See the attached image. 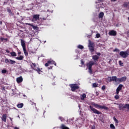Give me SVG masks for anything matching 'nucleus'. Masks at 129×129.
Returning a JSON list of instances; mask_svg holds the SVG:
<instances>
[{
	"label": "nucleus",
	"instance_id": "1",
	"mask_svg": "<svg viewBox=\"0 0 129 129\" xmlns=\"http://www.w3.org/2000/svg\"><path fill=\"white\" fill-rule=\"evenodd\" d=\"M21 46H22V48L23 49V52L24 53V54L27 57L28 56V55H29V53L28 51H27V49L26 48V43H25V41L23 39H21Z\"/></svg>",
	"mask_w": 129,
	"mask_h": 129
},
{
	"label": "nucleus",
	"instance_id": "2",
	"mask_svg": "<svg viewBox=\"0 0 129 129\" xmlns=\"http://www.w3.org/2000/svg\"><path fill=\"white\" fill-rule=\"evenodd\" d=\"M95 64H96V61L94 62L93 60H91L88 63V70L90 74H92V66H93V65H95Z\"/></svg>",
	"mask_w": 129,
	"mask_h": 129
},
{
	"label": "nucleus",
	"instance_id": "3",
	"mask_svg": "<svg viewBox=\"0 0 129 129\" xmlns=\"http://www.w3.org/2000/svg\"><path fill=\"white\" fill-rule=\"evenodd\" d=\"M32 65L31 66L32 69H33V70H35V71H37V72H38L39 74H41V72H42V71H41V69L39 68H37V69H36V67L37 66V64L35 63L32 62Z\"/></svg>",
	"mask_w": 129,
	"mask_h": 129
},
{
	"label": "nucleus",
	"instance_id": "4",
	"mask_svg": "<svg viewBox=\"0 0 129 129\" xmlns=\"http://www.w3.org/2000/svg\"><path fill=\"white\" fill-rule=\"evenodd\" d=\"M70 87L71 88V90L74 92L77 89H79V86L76 84H72L70 85Z\"/></svg>",
	"mask_w": 129,
	"mask_h": 129
},
{
	"label": "nucleus",
	"instance_id": "5",
	"mask_svg": "<svg viewBox=\"0 0 129 129\" xmlns=\"http://www.w3.org/2000/svg\"><path fill=\"white\" fill-rule=\"evenodd\" d=\"M88 47L89 48V50L91 53H93L94 52V43L91 42H90L89 43Z\"/></svg>",
	"mask_w": 129,
	"mask_h": 129
},
{
	"label": "nucleus",
	"instance_id": "6",
	"mask_svg": "<svg viewBox=\"0 0 129 129\" xmlns=\"http://www.w3.org/2000/svg\"><path fill=\"white\" fill-rule=\"evenodd\" d=\"M93 105L95 106V107H98V108H101V109H104L105 110H108V109H109V108L108 107L101 106L97 104H94Z\"/></svg>",
	"mask_w": 129,
	"mask_h": 129
},
{
	"label": "nucleus",
	"instance_id": "7",
	"mask_svg": "<svg viewBox=\"0 0 129 129\" xmlns=\"http://www.w3.org/2000/svg\"><path fill=\"white\" fill-rule=\"evenodd\" d=\"M118 78L116 77V76H113V77H110L108 78V80L109 81V82H111L112 81H115L116 82H118V81L117 80Z\"/></svg>",
	"mask_w": 129,
	"mask_h": 129
},
{
	"label": "nucleus",
	"instance_id": "8",
	"mask_svg": "<svg viewBox=\"0 0 129 129\" xmlns=\"http://www.w3.org/2000/svg\"><path fill=\"white\" fill-rule=\"evenodd\" d=\"M90 108L94 113H95L96 114H101V112H100L99 111H98L96 109L93 108V107L90 106Z\"/></svg>",
	"mask_w": 129,
	"mask_h": 129
},
{
	"label": "nucleus",
	"instance_id": "9",
	"mask_svg": "<svg viewBox=\"0 0 129 129\" xmlns=\"http://www.w3.org/2000/svg\"><path fill=\"white\" fill-rule=\"evenodd\" d=\"M119 55L121 56L122 58H126V57L128 56V53L126 51H120Z\"/></svg>",
	"mask_w": 129,
	"mask_h": 129
},
{
	"label": "nucleus",
	"instance_id": "10",
	"mask_svg": "<svg viewBox=\"0 0 129 129\" xmlns=\"http://www.w3.org/2000/svg\"><path fill=\"white\" fill-rule=\"evenodd\" d=\"M5 61L6 64H8V63H9V64H11V65H13V64H16V61L12 59H9L8 58H6Z\"/></svg>",
	"mask_w": 129,
	"mask_h": 129
},
{
	"label": "nucleus",
	"instance_id": "11",
	"mask_svg": "<svg viewBox=\"0 0 129 129\" xmlns=\"http://www.w3.org/2000/svg\"><path fill=\"white\" fill-rule=\"evenodd\" d=\"M126 77H122L120 78H118L117 81L119 83H120V82H124V81H126Z\"/></svg>",
	"mask_w": 129,
	"mask_h": 129
},
{
	"label": "nucleus",
	"instance_id": "12",
	"mask_svg": "<svg viewBox=\"0 0 129 129\" xmlns=\"http://www.w3.org/2000/svg\"><path fill=\"white\" fill-rule=\"evenodd\" d=\"M123 87V85L120 84L117 88L116 90V94H118L119 93V91L122 89V87Z\"/></svg>",
	"mask_w": 129,
	"mask_h": 129
},
{
	"label": "nucleus",
	"instance_id": "13",
	"mask_svg": "<svg viewBox=\"0 0 129 129\" xmlns=\"http://www.w3.org/2000/svg\"><path fill=\"white\" fill-rule=\"evenodd\" d=\"M109 36H115L117 35L116 31L115 30H111L108 33Z\"/></svg>",
	"mask_w": 129,
	"mask_h": 129
},
{
	"label": "nucleus",
	"instance_id": "14",
	"mask_svg": "<svg viewBox=\"0 0 129 129\" xmlns=\"http://www.w3.org/2000/svg\"><path fill=\"white\" fill-rule=\"evenodd\" d=\"M40 18V15L39 14H35L33 16L32 20L33 21H38Z\"/></svg>",
	"mask_w": 129,
	"mask_h": 129
},
{
	"label": "nucleus",
	"instance_id": "15",
	"mask_svg": "<svg viewBox=\"0 0 129 129\" xmlns=\"http://www.w3.org/2000/svg\"><path fill=\"white\" fill-rule=\"evenodd\" d=\"M7 114H4L2 115V117L1 118L2 121H4V122H7Z\"/></svg>",
	"mask_w": 129,
	"mask_h": 129
},
{
	"label": "nucleus",
	"instance_id": "16",
	"mask_svg": "<svg viewBox=\"0 0 129 129\" xmlns=\"http://www.w3.org/2000/svg\"><path fill=\"white\" fill-rule=\"evenodd\" d=\"M17 83H22L23 82V77L20 76L16 79Z\"/></svg>",
	"mask_w": 129,
	"mask_h": 129
},
{
	"label": "nucleus",
	"instance_id": "17",
	"mask_svg": "<svg viewBox=\"0 0 129 129\" xmlns=\"http://www.w3.org/2000/svg\"><path fill=\"white\" fill-rule=\"evenodd\" d=\"M92 59L94 61H98V59H99V56H97L96 55H93L92 56Z\"/></svg>",
	"mask_w": 129,
	"mask_h": 129
},
{
	"label": "nucleus",
	"instance_id": "18",
	"mask_svg": "<svg viewBox=\"0 0 129 129\" xmlns=\"http://www.w3.org/2000/svg\"><path fill=\"white\" fill-rule=\"evenodd\" d=\"M104 16V13L103 12H100L99 14L98 18H99V19H102V18H103Z\"/></svg>",
	"mask_w": 129,
	"mask_h": 129
},
{
	"label": "nucleus",
	"instance_id": "19",
	"mask_svg": "<svg viewBox=\"0 0 129 129\" xmlns=\"http://www.w3.org/2000/svg\"><path fill=\"white\" fill-rule=\"evenodd\" d=\"M47 62L49 64H52L53 65H55V66H56V63L54 60H48L47 61Z\"/></svg>",
	"mask_w": 129,
	"mask_h": 129
},
{
	"label": "nucleus",
	"instance_id": "20",
	"mask_svg": "<svg viewBox=\"0 0 129 129\" xmlns=\"http://www.w3.org/2000/svg\"><path fill=\"white\" fill-rule=\"evenodd\" d=\"M16 59L17 60H19L20 61H22L24 59V56L23 55H20L19 57H16Z\"/></svg>",
	"mask_w": 129,
	"mask_h": 129
},
{
	"label": "nucleus",
	"instance_id": "21",
	"mask_svg": "<svg viewBox=\"0 0 129 129\" xmlns=\"http://www.w3.org/2000/svg\"><path fill=\"white\" fill-rule=\"evenodd\" d=\"M85 98H86V94H83L82 95H81V100H84Z\"/></svg>",
	"mask_w": 129,
	"mask_h": 129
},
{
	"label": "nucleus",
	"instance_id": "22",
	"mask_svg": "<svg viewBox=\"0 0 129 129\" xmlns=\"http://www.w3.org/2000/svg\"><path fill=\"white\" fill-rule=\"evenodd\" d=\"M123 108H124V106H123V105H122L121 104H120L119 105V110H121L122 109H123Z\"/></svg>",
	"mask_w": 129,
	"mask_h": 129
},
{
	"label": "nucleus",
	"instance_id": "23",
	"mask_svg": "<svg viewBox=\"0 0 129 129\" xmlns=\"http://www.w3.org/2000/svg\"><path fill=\"white\" fill-rule=\"evenodd\" d=\"M17 107H18V108H22L24 106V104L23 103L18 104H17Z\"/></svg>",
	"mask_w": 129,
	"mask_h": 129
},
{
	"label": "nucleus",
	"instance_id": "24",
	"mask_svg": "<svg viewBox=\"0 0 129 129\" xmlns=\"http://www.w3.org/2000/svg\"><path fill=\"white\" fill-rule=\"evenodd\" d=\"M61 129H70L69 128V127L66 126L65 125H64V124H62L61 125Z\"/></svg>",
	"mask_w": 129,
	"mask_h": 129
},
{
	"label": "nucleus",
	"instance_id": "25",
	"mask_svg": "<svg viewBox=\"0 0 129 129\" xmlns=\"http://www.w3.org/2000/svg\"><path fill=\"white\" fill-rule=\"evenodd\" d=\"M10 54L13 57H16L17 56V53L15 51L11 52Z\"/></svg>",
	"mask_w": 129,
	"mask_h": 129
},
{
	"label": "nucleus",
	"instance_id": "26",
	"mask_svg": "<svg viewBox=\"0 0 129 129\" xmlns=\"http://www.w3.org/2000/svg\"><path fill=\"white\" fill-rule=\"evenodd\" d=\"M123 6L124 8H127V7H128V3H127V2H125L124 3Z\"/></svg>",
	"mask_w": 129,
	"mask_h": 129
},
{
	"label": "nucleus",
	"instance_id": "27",
	"mask_svg": "<svg viewBox=\"0 0 129 129\" xmlns=\"http://www.w3.org/2000/svg\"><path fill=\"white\" fill-rule=\"evenodd\" d=\"M78 49H84V46H83V45H79L78 46Z\"/></svg>",
	"mask_w": 129,
	"mask_h": 129
},
{
	"label": "nucleus",
	"instance_id": "28",
	"mask_svg": "<svg viewBox=\"0 0 129 129\" xmlns=\"http://www.w3.org/2000/svg\"><path fill=\"white\" fill-rule=\"evenodd\" d=\"M110 127L111 129H115V126L114 125H113V124H110Z\"/></svg>",
	"mask_w": 129,
	"mask_h": 129
},
{
	"label": "nucleus",
	"instance_id": "29",
	"mask_svg": "<svg viewBox=\"0 0 129 129\" xmlns=\"http://www.w3.org/2000/svg\"><path fill=\"white\" fill-rule=\"evenodd\" d=\"M124 108H127V109H128L129 111V104H125V105L124 106Z\"/></svg>",
	"mask_w": 129,
	"mask_h": 129
},
{
	"label": "nucleus",
	"instance_id": "30",
	"mask_svg": "<svg viewBox=\"0 0 129 129\" xmlns=\"http://www.w3.org/2000/svg\"><path fill=\"white\" fill-rule=\"evenodd\" d=\"M32 27L34 30H37V29H38V27L37 26H34L33 25Z\"/></svg>",
	"mask_w": 129,
	"mask_h": 129
},
{
	"label": "nucleus",
	"instance_id": "31",
	"mask_svg": "<svg viewBox=\"0 0 129 129\" xmlns=\"http://www.w3.org/2000/svg\"><path fill=\"white\" fill-rule=\"evenodd\" d=\"M118 63L120 66H123V63L121 62V60H119Z\"/></svg>",
	"mask_w": 129,
	"mask_h": 129
},
{
	"label": "nucleus",
	"instance_id": "32",
	"mask_svg": "<svg viewBox=\"0 0 129 129\" xmlns=\"http://www.w3.org/2000/svg\"><path fill=\"white\" fill-rule=\"evenodd\" d=\"M114 120L115 122L116 123H118V120H117V118H115L114 117H113Z\"/></svg>",
	"mask_w": 129,
	"mask_h": 129
},
{
	"label": "nucleus",
	"instance_id": "33",
	"mask_svg": "<svg viewBox=\"0 0 129 129\" xmlns=\"http://www.w3.org/2000/svg\"><path fill=\"white\" fill-rule=\"evenodd\" d=\"M93 87H94V88L97 87V84H96V83H93Z\"/></svg>",
	"mask_w": 129,
	"mask_h": 129
},
{
	"label": "nucleus",
	"instance_id": "34",
	"mask_svg": "<svg viewBox=\"0 0 129 129\" xmlns=\"http://www.w3.org/2000/svg\"><path fill=\"white\" fill-rule=\"evenodd\" d=\"M101 89L102 90H105V89H106V87L103 85V86H102Z\"/></svg>",
	"mask_w": 129,
	"mask_h": 129
},
{
	"label": "nucleus",
	"instance_id": "35",
	"mask_svg": "<svg viewBox=\"0 0 129 129\" xmlns=\"http://www.w3.org/2000/svg\"><path fill=\"white\" fill-rule=\"evenodd\" d=\"M114 98L115 99H119V96H118V94H117L114 96Z\"/></svg>",
	"mask_w": 129,
	"mask_h": 129
},
{
	"label": "nucleus",
	"instance_id": "36",
	"mask_svg": "<svg viewBox=\"0 0 129 129\" xmlns=\"http://www.w3.org/2000/svg\"><path fill=\"white\" fill-rule=\"evenodd\" d=\"M7 12L9 13V14H12V11L9 8H7Z\"/></svg>",
	"mask_w": 129,
	"mask_h": 129
},
{
	"label": "nucleus",
	"instance_id": "37",
	"mask_svg": "<svg viewBox=\"0 0 129 129\" xmlns=\"http://www.w3.org/2000/svg\"><path fill=\"white\" fill-rule=\"evenodd\" d=\"M2 73H3V74H5V73H7V70H3L2 71Z\"/></svg>",
	"mask_w": 129,
	"mask_h": 129
},
{
	"label": "nucleus",
	"instance_id": "38",
	"mask_svg": "<svg viewBox=\"0 0 129 129\" xmlns=\"http://www.w3.org/2000/svg\"><path fill=\"white\" fill-rule=\"evenodd\" d=\"M96 38H100V34L99 33L96 34Z\"/></svg>",
	"mask_w": 129,
	"mask_h": 129
},
{
	"label": "nucleus",
	"instance_id": "39",
	"mask_svg": "<svg viewBox=\"0 0 129 129\" xmlns=\"http://www.w3.org/2000/svg\"><path fill=\"white\" fill-rule=\"evenodd\" d=\"M26 25H28V26H31V27H32L33 24L31 23H26Z\"/></svg>",
	"mask_w": 129,
	"mask_h": 129
},
{
	"label": "nucleus",
	"instance_id": "40",
	"mask_svg": "<svg viewBox=\"0 0 129 129\" xmlns=\"http://www.w3.org/2000/svg\"><path fill=\"white\" fill-rule=\"evenodd\" d=\"M0 40L2 41V42L5 41V38H3V37H1L0 38Z\"/></svg>",
	"mask_w": 129,
	"mask_h": 129
},
{
	"label": "nucleus",
	"instance_id": "41",
	"mask_svg": "<svg viewBox=\"0 0 129 129\" xmlns=\"http://www.w3.org/2000/svg\"><path fill=\"white\" fill-rule=\"evenodd\" d=\"M113 52H118V49L115 48L113 50Z\"/></svg>",
	"mask_w": 129,
	"mask_h": 129
},
{
	"label": "nucleus",
	"instance_id": "42",
	"mask_svg": "<svg viewBox=\"0 0 129 129\" xmlns=\"http://www.w3.org/2000/svg\"><path fill=\"white\" fill-rule=\"evenodd\" d=\"M59 119H60V120H61V121H63V117L59 116Z\"/></svg>",
	"mask_w": 129,
	"mask_h": 129
},
{
	"label": "nucleus",
	"instance_id": "43",
	"mask_svg": "<svg viewBox=\"0 0 129 129\" xmlns=\"http://www.w3.org/2000/svg\"><path fill=\"white\" fill-rule=\"evenodd\" d=\"M45 67H48V66H49V63H48V61L47 63H45Z\"/></svg>",
	"mask_w": 129,
	"mask_h": 129
},
{
	"label": "nucleus",
	"instance_id": "44",
	"mask_svg": "<svg viewBox=\"0 0 129 129\" xmlns=\"http://www.w3.org/2000/svg\"><path fill=\"white\" fill-rule=\"evenodd\" d=\"M81 64H82V65H84V61H83V60H81Z\"/></svg>",
	"mask_w": 129,
	"mask_h": 129
},
{
	"label": "nucleus",
	"instance_id": "45",
	"mask_svg": "<svg viewBox=\"0 0 129 129\" xmlns=\"http://www.w3.org/2000/svg\"><path fill=\"white\" fill-rule=\"evenodd\" d=\"M48 69H49V70L53 69V66H50V67H48Z\"/></svg>",
	"mask_w": 129,
	"mask_h": 129
},
{
	"label": "nucleus",
	"instance_id": "46",
	"mask_svg": "<svg viewBox=\"0 0 129 129\" xmlns=\"http://www.w3.org/2000/svg\"><path fill=\"white\" fill-rule=\"evenodd\" d=\"M96 96H98L99 95V93L98 92H96Z\"/></svg>",
	"mask_w": 129,
	"mask_h": 129
},
{
	"label": "nucleus",
	"instance_id": "47",
	"mask_svg": "<svg viewBox=\"0 0 129 129\" xmlns=\"http://www.w3.org/2000/svg\"><path fill=\"white\" fill-rule=\"evenodd\" d=\"M97 55L98 56H100L101 53H100V52H98V53H97Z\"/></svg>",
	"mask_w": 129,
	"mask_h": 129
},
{
	"label": "nucleus",
	"instance_id": "48",
	"mask_svg": "<svg viewBox=\"0 0 129 129\" xmlns=\"http://www.w3.org/2000/svg\"><path fill=\"white\" fill-rule=\"evenodd\" d=\"M18 55H21V54H22V52L19 51V52H18Z\"/></svg>",
	"mask_w": 129,
	"mask_h": 129
},
{
	"label": "nucleus",
	"instance_id": "49",
	"mask_svg": "<svg viewBox=\"0 0 129 129\" xmlns=\"http://www.w3.org/2000/svg\"><path fill=\"white\" fill-rule=\"evenodd\" d=\"M6 52L7 53H10V50H9V49H7Z\"/></svg>",
	"mask_w": 129,
	"mask_h": 129
},
{
	"label": "nucleus",
	"instance_id": "50",
	"mask_svg": "<svg viewBox=\"0 0 129 129\" xmlns=\"http://www.w3.org/2000/svg\"><path fill=\"white\" fill-rule=\"evenodd\" d=\"M10 119L11 121H13V118H12L10 117Z\"/></svg>",
	"mask_w": 129,
	"mask_h": 129
},
{
	"label": "nucleus",
	"instance_id": "51",
	"mask_svg": "<svg viewBox=\"0 0 129 129\" xmlns=\"http://www.w3.org/2000/svg\"><path fill=\"white\" fill-rule=\"evenodd\" d=\"M0 25H3V21H0Z\"/></svg>",
	"mask_w": 129,
	"mask_h": 129
},
{
	"label": "nucleus",
	"instance_id": "52",
	"mask_svg": "<svg viewBox=\"0 0 129 129\" xmlns=\"http://www.w3.org/2000/svg\"><path fill=\"white\" fill-rule=\"evenodd\" d=\"M41 20H46V18H41Z\"/></svg>",
	"mask_w": 129,
	"mask_h": 129
},
{
	"label": "nucleus",
	"instance_id": "53",
	"mask_svg": "<svg viewBox=\"0 0 129 129\" xmlns=\"http://www.w3.org/2000/svg\"><path fill=\"white\" fill-rule=\"evenodd\" d=\"M4 41H8V38H4Z\"/></svg>",
	"mask_w": 129,
	"mask_h": 129
},
{
	"label": "nucleus",
	"instance_id": "54",
	"mask_svg": "<svg viewBox=\"0 0 129 129\" xmlns=\"http://www.w3.org/2000/svg\"><path fill=\"white\" fill-rule=\"evenodd\" d=\"M111 2H116V0H111Z\"/></svg>",
	"mask_w": 129,
	"mask_h": 129
},
{
	"label": "nucleus",
	"instance_id": "55",
	"mask_svg": "<svg viewBox=\"0 0 129 129\" xmlns=\"http://www.w3.org/2000/svg\"><path fill=\"white\" fill-rule=\"evenodd\" d=\"M102 0H98V2H101Z\"/></svg>",
	"mask_w": 129,
	"mask_h": 129
},
{
	"label": "nucleus",
	"instance_id": "56",
	"mask_svg": "<svg viewBox=\"0 0 129 129\" xmlns=\"http://www.w3.org/2000/svg\"><path fill=\"white\" fill-rule=\"evenodd\" d=\"M128 23H129V17H128Z\"/></svg>",
	"mask_w": 129,
	"mask_h": 129
},
{
	"label": "nucleus",
	"instance_id": "57",
	"mask_svg": "<svg viewBox=\"0 0 129 129\" xmlns=\"http://www.w3.org/2000/svg\"><path fill=\"white\" fill-rule=\"evenodd\" d=\"M17 15H19V13H17Z\"/></svg>",
	"mask_w": 129,
	"mask_h": 129
},
{
	"label": "nucleus",
	"instance_id": "58",
	"mask_svg": "<svg viewBox=\"0 0 129 129\" xmlns=\"http://www.w3.org/2000/svg\"><path fill=\"white\" fill-rule=\"evenodd\" d=\"M23 96H25V95H23Z\"/></svg>",
	"mask_w": 129,
	"mask_h": 129
}]
</instances>
